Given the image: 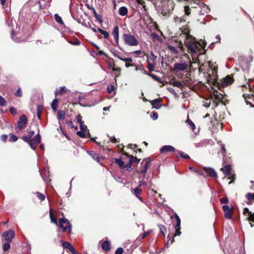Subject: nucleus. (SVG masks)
<instances>
[{
	"label": "nucleus",
	"instance_id": "412c9836",
	"mask_svg": "<svg viewBox=\"0 0 254 254\" xmlns=\"http://www.w3.org/2000/svg\"><path fill=\"white\" fill-rule=\"evenodd\" d=\"M221 170L226 176L231 175V165L230 164L225 165L223 168H221Z\"/></svg>",
	"mask_w": 254,
	"mask_h": 254
},
{
	"label": "nucleus",
	"instance_id": "9d476101",
	"mask_svg": "<svg viewBox=\"0 0 254 254\" xmlns=\"http://www.w3.org/2000/svg\"><path fill=\"white\" fill-rule=\"evenodd\" d=\"M15 236L14 232L11 230L4 232L3 234V237L6 241L11 242L12 239Z\"/></svg>",
	"mask_w": 254,
	"mask_h": 254
},
{
	"label": "nucleus",
	"instance_id": "72a5a7b5",
	"mask_svg": "<svg viewBox=\"0 0 254 254\" xmlns=\"http://www.w3.org/2000/svg\"><path fill=\"white\" fill-rule=\"evenodd\" d=\"M65 118V114L62 111L60 110L58 112V116L57 118L59 120H64Z\"/></svg>",
	"mask_w": 254,
	"mask_h": 254
},
{
	"label": "nucleus",
	"instance_id": "37998d69",
	"mask_svg": "<svg viewBox=\"0 0 254 254\" xmlns=\"http://www.w3.org/2000/svg\"><path fill=\"white\" fill-rule=\"evenodd\" d=\"M142 189H140V188L137 187L135 188L133 190L134 194L137 197L142 192Z\"/></svg>",
	"mask_w": 254,
	"mask_h": 254
},
{
	"label": "nucleus",
	"instance_id": "4d7b16f0",
	"mask_svg": "<svg viewBox=\"0 0 254 254\" xmlns=\"http://www.w3.org/2000/svg\"><path fill=\"white\" fill-rule=\"evenodd\" d=\"M17 139L18 137L16 135L12 134H10L9 141L15 142L17 141Z\"/></svg>",
	"mask_w": 254,
	"mask_h": 254
},
{
	"label": "nucleus",
	"instance_id": "338daca9",
	"mask_svg": "<svg viewBox=\"0 0 254 254\" xmlns=\"http://www.w3.org/2000/svg\"><path fill=\"white\" fill-rule=\"evenodd\" d=\"M121 60L125 62L126 63L132 62V59L129 58H123V59H121Z\"/></svg>",
	"mask_w": 254,
	"mask_h": 254
},
{
	"label": "nucleus",
	"instance_id": "a211bd4d",
	"mask_svg": "<svg viewBox=\"0 0 254 254\" xmlns=\"http://www.w3.org/2000/svg\"><path fill=\"white\" fill-rule=\"evenodd\" d=\"M152 232V230H148L144 232L143 233L139 235L136 239L137 241L141 242L142 240L145 239L148 235H149Z\"/></svg>",
	"mask_w": 254,
	"mask_h": 254
},
{
	"label": "nucleus",
	"instance_id": "4be33fe9",
	"mask_svg": "<svg viewBox=\"0 0 254 254\" xmlns=\"http://www.w3.org/2000/svg\"><path fill=\"white\" fill-rule=\"evenodd\" d=\"M66 93V89L65 87H61L59 90H56L55 91V96L57 97L58 95L62 96Z\"/></svg>",
	"mask_w": 254,
	"mask_h": 254
},
{
	"label": "nucleus",
	"instance_id": "aec40b11",
	"mask_svg": "<svg viewBox=\"0 0 254 254\" xmlns=\"http://www.w3.org/2000/svg\"><path fill=\"white\" fill-rule=\"evenodd\" d=\"M58 227L60 229L62 230L63 232H65L68 230L69 233L71 232V225L70 223H67V225L64 226V223H58Z\"/></svg>",
	"mask_w": 254,
	"mask_h": 254
},
{
	"label": "nucleus",
	"instance_id": "a878e982",
	"mask_svg": "<svg viewBox=\"0 0 254 254\" xmlns=\"http://www.w3.org/2000/svg\"><path fill=\"white\" fill-rule=\"evenodd\" d=\"M128 13V9L125 6H122L119 10V13L122 16H125Z\"/></svg>",
	"mask_w": 254,
	"mask_h": 254
},
{
	"label": "nucleus",
	"instance_id": "c03bdc74",
	"mask_svg": "<svg viewBox=\"0 0 254 254\" xmlns=\"http://www.w3.org/2000/svg\"><path fill=\"white\" fill-rule=\"evenodd\" d=\"M246 198L247 199L251 201H252V200H254V193H248L246 195Z\"/></svg>",
	"mask_w": 254,
	"mask_h": 254
},
{
	"label": "nucleus",
	"instance_id": "7c9ffc66",
	"mask_svg": "<svg viewBox=\"0 0 254 254\" xmlns=\"http://www.w3.org/2000/svg\"><path fill=\"white\" fill-rule=\"evenodd\" d=\"M115 162L117 164H118L120 168L123 169L125 165V162L121 158H116Z\"/></svg>",
	"mask_w": 254,
	"mask_h": 254
},
{
	"label": "nucleus",
	"instance_id": "0eeeda50",
	"mask_svg": "<svg viewBox=\"0 0 254 254\" xmlns=\"http://www.w3.org/2000/svg\"><path fill=\"white\" fill-rule=\"evenodd\" d=\"M27 124V117L25 115H22L20 117L17 122V128H18L19 130L20 131L23 129L25 127Z\"/></svg>",
	"mask_w": 254,
	"mask_h": 254
},
{
	"label": "nucleus",
	"instance_id": "423d86ee",
	"mask_svg": "<svg viewBox=\"0 0 254 254\" xmlns=\"http://www.w3.org/2000/svg\"><path fill=\"white\" fill-rule=\"evenodd\" d=\"M151 161V158L150 157H148L144 159L141 163L142 167L140 169V173L143 175V177L145 176V174L149 167Z\"/></svg>",
	"mask_w": 254,
	"mask_h": 254
},
{
	"label": "nucleus",
	"instance_id": "c85d7f7f",
	"mask_svg": "<svg viewBox=\"0 0 254 254\" xmlns=\"http://www.w3.org/2000/svg\"><path fill=\"white\" fill-rule=\"evenodd\" d=\"M181 223H176V225H174V227L176 229V233L175 235H173V236H175L176 235L179 236L181 234V232L180 231L181 227H180Z\"/></svg>",
	"mask_w": 254,
	"mask_h": 254
},
{
	"label": "nucleus",
	"instance_id": "052dcab7",
	"mask_svg": "<svg viewBox=\"0 0 254 254\" xmlns=\"http://www.w3.org/2000/svg\"><path fill=\"white\" fill-rule=\"evenodd\" d=\"M82 116H81L80 114H79L77 117H76V121L79 124H81V123H84V122L82 121Z\"/></svg>",
	"mask_w": 254,
	"mask_h": 254
},
{
	"label": "nucleus",
	"instance_id": "20e7f679",
	"mask_svg": "<svg viewBox=\"0 0 254 254\" xmlns=\"http://www.w3.org/2000/svg\"><path fill=\"white\" fill-rule=\"evenodd\" d=\"M50 217L52 222H69V220L65 218H60L61 215H63V213L58 211L56 214L54 213L53 210L50 209L49 211Z\"/></svg>",
	"mask_w": 254,
	"mask_h": 254
},
{
	"label": "nucleus",
	"instance_id": "6e6d98bb",
	"mask_svg": "<svg viewBox=\"0 0 254 254\" xmlns=\"http://www.w3.org/2000/svg\"><path fill=\"white\" fill-rule=\"evenodd\" d=\"M85 131L80 130L77 132V134L80 137L85 138L86 137Z\"/></svg>",
	"mask_w": 254,
	"mask_h": 254
},
{
	"label": "nucleus",
	"instance_id": "393cba45",
	"mask_svg": "<svg viewBox=\"0 0 254 254\" xmlns=\"http://www.w3.org/2000/svg\"><path fill=\"white\" fill-rule=\"evenodd\" d=\"M87 153L94 160H96L98 162H100V159L101 158V157H99V155L96 154L94 151H89L87 152Z\"/></svg>",
	"mask_w": 254,
	"mask_h": 254
},
{
	"label": "nucleus",
	"instance_id": "f8f14e48",
	"mask_svg": "<svg viewBox=\"0 0 254 254\" xmlns=\"http://www.w3.org/2000/svg\"><path fill=\"white\" fill-rule=\"evenodd\" d=\"M160 152L161 154H166L168 152H175L176 149L171 145H164L160 149Z\"/></svg>",
	"mask_w": 254,
	"mask_h": 254
},
{
	"label": "nucleus",
	"instance_id": "bb28decb",
	"mask_svg": "<svg viewBox=\"0 0 254 254\" xmlns=\"http://www.w3.org/2000/svg\"><path fill=\"white\" fill-rule=\"evenodd\" d=\"M59 102V99L55 98L51 103V107L54 112H56L57 110L58 105Z\"/></svg>",
	"mask_w": 254,
	"mask_h": 254
},
{
	"label": "nucleus",
	"instance_id": "dca6fc26",
	"mask_svg": "<svg viewBox=\"0 0 254 254\" xmlns=\"http://www.w3.org/2000/svg\"><path fill=\"white\" fill-rule=\"evenodd\" d=\"M62 245L64 248L68 249L71 252V253H72L73 254H76L77 251L73 248V247L72 246V245L68 242L63 241Z\"/></svg>",
	"mask_w": 254,
	"mask_h": 254
},
{
	"label": "nucleus",
	"instance_id": "39448f33",
	"mask_svg": "<svg viewBox=\"0 0 254 254\" xmlns=\"http://www.w3.org/2000/svg\"><path fill=\"white\" fill-rule=\"evenodd\" d=\"M181 30L182 33L180 34V37L184 38V43H186V41L193 37L190 34V30L188 26H183Z\"/></svg>",
	"mask_w": 254,
	"mask_h": 254
},
{
	"label": "nucleus",
	"instance_id": "9b49d317",
	"mask_svg": "<svg viewBox=\"0 0 254 254\" xmlns=\"http://www.w3.org/2000/svg\"><path fill=\"white\" fill-rule=\"evenodd\" d=\"M188 64L186 63H176L174 64V69L176 72L184 70L188 67Z\"/></svg>",
	"mask_w": 254,
	"mask_h": 254
},
{
	"label": "nucleus",
	"instance_id": "ea45409f",
	"mask_svg": "<svg viewBox=\"0 0 254 254\" xmlns=\"http://www.w3.org/2000/svg\"><path fill=\"white\" fill-rule=\"evenodd\" d=\"M112 70L114 72H118V73H116L115 74V77L117 78V77H118L120 76L121 75V68L120 67H117V68H115V67H113L112 68Z\"/></svg>",
	"mask_w": 254,
	"mask_h": 254
},
{
	"label": "nucleus",
	"instance_id": "0e129e2a",
	"mask_svg": "<svg viewBox=\"0 0 254 254\" xmlns=\"http://www.w3.org/2000/svg\"><path fill=\"white\" fill-rule=\"evenodd\" d=\"M97 20H98L100 24L103 22V20L102 18V16L100 14H98L96 17H95Z\"/></svg>",
	"mask_w": 254,
	"mask_h": 254
},
{
	"label": "nucleus",
	"instance_id": "bf43d9fd",
	"mask_svg": "<svg viewBox=\"0 0 254 254\" xmlns=\"http://www.w3.org/2000/svg\"><path fill=\"white\" fill-rule=\"evenodd\" d=\"M0 105L1 106H5L6 105L5 99L1 96H0Z\"/></svg>",
	"mask_w": 254,
	"mask_h": 254
},
{
	"label": "nucleus",
	"instance_id": "6ab92c4d",
	"mask_svg": "<svg viewBox=\"0 0 254 254\" xmlns=\"http://www.w3.org/2000/svg\"><path fill=\"white\" fill-rule=\"evenodd\" d=\"M112 34L114 37V39L116 41V44L118 45L119 39V28L118 26H116L114 27Z\"/></svg>",
	"mask_w": 254,
	"mask_h": 254
},
{
	"label": "nucleus",
	"instance_id": "680f3d73",
	"mask_svg": "<svg viewBox=\"0 0 254 254\" xmlns=\"http://www.w3.org/2000/svg\"><path fill=\"white\" fill-rule=\"evenodd\" d=\"M193 172H195L196 173H197V174H198L200 176H204V173H203V172L201 170H200L197 169H193Z\"/></svg>",
	"mask_w": 254,
	"mask_h": 254
},
{
	"label": "nucleus",
	"instance_id": "4c0bfd02",
	"mask_svg": "<svg viewBox=\"0 0 254 254\" xmlns=\"http://www.w3.org/2000/svg\"><path fill=\"white\" fill-rule=\"evenodd\" d=\"M174 21L176 24H180L182 21H185L184 18L179 17L177 16H175L174 17Z\"/></svg>",
	"mask_w": 254,
	"mask_h": 254
},
{
	"label": "nucleus",
	"instance_id": "f3484780",
	"mask_svg": "<svg viewBox=\"0 0 254 254\" xmlns=\"http://www.w3.org/2000/svg\"><path fill=\"white\" fill-rule=\"evenodd\" d=\"M161 102L162 99L161 98H157L150 101L153 108L156 109H159L161 107Z\"/></svg>",
	"mask_w": 254,
	"mask_h": 254
},
{
	"label": "nucleus",
	"instance_id": "a19ab883",
	"mask_svg": "<svg viewBox=\"0 0 254 254\" xmlns=\"http://www.w3.org/2000/svg\"><path fill=\"white\" fill-rule=\"evenodd\" d=\"M187 122L190 126L191 130L194 131L195 129V126L194 124L189 118L187 119Z\"/></svg>",
	"mask_w": 254,
	"mask_h": 254
},
{
	"label": "nucleus",
	"instance_id": "79ce46f5",
	"mask_svg": "<svg viewBox=\"0 0 254 254\" xmlns=\"http://www.w3.org/2000/svg\"><path fill=\"white\" fill-rule=\"evenodd\" d=\"M168 49L170 51L175 54H177L178 53V51L177 49L173 46L168 45Z\"/></svg>",
	"mask_w": 254,
	"mask_h": 254
},
{
	"label": "nucleus",
	"instance_id": "473e14b6",
	"mask_svg": "<svg viewBox=\"0 0 254 254\" xmlns=\"http://www.w3.org/2000/svg\"><path fill=\"white\" fill-rule=\"evenodd\" d=\"M98 31L101 34H102L104 36V38L105 39H107L109 37V34L106 31H105L102 29L100 28H98Z\"/></svg>",
	"mask_w": 254,
	"mask_h": 254
},
{
	"label": "nucleus",
	"instance_id": "f704fd0d",
	"mask_svg": "<svg viewBox=\"0 0 254 254\" xmlns=\"http://www.w3.org/2000/svg\"><path fill=\"white\" fill-rule=\"evenodd\" d=\"M140 161V159H138L137 157L132 156L131 157V158L129 159V162L131 164L133 163L138 164V163Z\"/></svg>",
	"mask_w": 254,
	"mask_h": 254
},
{
	"label": "nucleus",
	"instance_id": "864d4df0",
	"mask_svg": "<svg viewBox=\"0 0 254 254\" xmlns=\"http://www.w3.org/2000/svg\"><path fill=\"white\" fill-rule=\"evenodd\" d=\"M159 227H160V232L163 235V236H165V233H166L167 232V230L165 228V227L164 226H163L162 225H160L159 226Z\"/></svg>",
	"mask_w": 254,
	"mask_h": 254
},
{
	"label": "nucleus",
	"instance_id": "69168bd1",
	"mask_svg": "<svg viewBox=\"0 0 254 254\" xmlns=\"http://www.w3.org/2000/svg\"><path fill=\"white\" fill-rule=\"evenodd\" d=\"M115 87L114 85H111L110 86H108L107 89V91L109 93H111L114 90Z\"/></svg>",
	"mask_w": 254,
	"mask_h": 254
},
{
	"label": "nucleus",
	"instance_id": "b1692460",
	"mask_svg": "<svg viewBox=\"0 0 254 254\" xmlns=\"http://www.w3.org/2000/svg\"><path fill=\"white\" fill-rule=\"evenodd\" d=\"M170 84L172 85L173 86H176L179 88L180 89H183L184 88V85L183 83H181V81L178 80H173L171 82Z\"/></svg>",
	"mask_w": 254,
	"mask_h": 254
},
{
	"label": "nucleus",
	"instance_id": "c9c22d12",
	"mask_svg": "<svg viewBox=\"0 0 254 254\" xmlns=\"http://www.w3.org/2000/svg\"><path fill=\"white\" fill-rule=\"evenodd\" d=\"M184 0H183L182 1H183ZM185 1H187L188 0H185ZM188 1H193L194 2H193V4L190 3V6H191V8H199L198 6L196 4V3H199V0H189Z\"/></svg>",
	"mask_w": 254,
	"mask_h": 254
},
{
	"label": "nucleus",
	"instance_id": "7ed1b4c3",
	"mask_svg": "<svg viewBox=\"0 0 254 254\" xmlns=\"http://www.w3.org/2000/svg\"><path fill=\"white\" fill-rule=\"evenodd\" d=\"M124 43L129 46H136L139 44L135 36L130 33H124L122 36Z\"/></svg>",
	"mask_w": 254,
	"mask_h": 254
},
{
	"label": "nucleus",
	"instance_id": "58836bf2",
	"mask_svg": "<svg viewBox=\"0 0 254 254\" xmlns=\"http://www.w3.org/2000/svg\"><path fill=\"white\" fill-rule=\"evenodd\" d=\"M147 68L148 70L150 71H153L154 70L155 65L154 64H151L149 60L147 61Z\"/></svg>",
	"mask_w": 254,
	"mask_h": 254
},
{
	"label": "nucleus",
	"instance_id": "774afa93",
	"mask_svg": "<svg viewBox=\"0 0 254 254\" xmlns=\"http://www.w3.org/2000/svg\"><path fill=\"white\" fill-rule=\"evenodd\" d=\"M123 252H124V250H123V248H119L116 250L115 254H123Z\"/></svg>",
	"mask_w": 254,
	"mask_h": 254
},
{
	"label": "nucleus",
	"instance_id": "2f4dec72",
	"mask_svg": "<svg viewBox=\"0 0 254 254\" xmlns=\"http://www.w3.org/2000/svg\"><path fill=\"white\" fill-rule=\"evenodd\" d=\"M54 18L56 22H57L58 23L61 25L64 24V22L63 21L62 17L58 14H55L54 15Z\"/></svg>",
	"mask_w": 254,
	"mask_h": 254
},
{
	"label": "nucleus",
	"instance_id": "09e8293b",
	"mask_svg": "<svg viewBox=\"0 0 254 254\" xmlns=\"http://www.w3.org/2000/svg\"><path fill=\"white\" fill-rule=\"evenodd\" d=\"M177 152H178V153L180 154V156L182 158H183L186 159H189L190 158L189 155L185 154L183 152L180 151H178Z\"/></svg>",
	"mask_w": 254,
	"mask_h": 254
},
{
	"label": "nucleus",
	"instance_id": "f03ea898",
	"mask_svg": "<svg viewBox=\"0 0 254 254\" xmlns=\"http://www.w3.org/2000/svg\"><path fill=\"white\" fill-rule=\"evenodd\" d=\"M188 48V52L191 54H196L199 52L202 49L201 44L197 42L195 38L193 37L184 43Z\"/></svg>",
	"mask_w": 254,
	"mask_h": 254
},
{
	"label": "nucleus",
	"instance_id": "49530a36",
	"mask_svg": "<svg viewBox=\"0 0 254 254\" xmlns=\"http://www.w3.org/2000/svg\"><path fill=\"white\" fill-rule=\"evenodd\" d=\"M171 219L172 220V221H174V219H175L176 220V222H181V219L179 216L177 214H175L172 216H170Z\"/></svg>",
	"mask_w": 254,
	"mask_h": 254
},
{
	"label": "nucleus",
	"instance_id": "ddd939ff",
	"mask_svg": "<svg viewBox=\"0 0 254 254\" xmlns=\"http://www.w3.org/2000/svg\"><path fill=\"white\" fill-rule=\"evenodd\" d=\"M203 170L206 173L207 176L212 178H217V174L215 171L211 167H204Z\"/></svg>",
	"mask_w": 254,
	"mask_h": 254
},
{
	"label": "nucleus",
	"instance_id": "f257e3e1",
	"mask_svg": "<svg viewBox=\"0 0 254 254\" xmlns=\"http://www.w3.org/2000/svg\"><path fill=\"white\" fill-rule=\"evenodd\" d=\"M34 131H28V136H23L21 138L25 142L28 143L33 150H35L38 145L41 142V137L40 134L38 132L33 138H32V137L34 135Z\"/></svg>",
	"mask_w": 254,
	"mask_h": 254
},
{
	"label": "nucleus",
	"instance_id": "2eb2a0df",
	"mask_svg": "<svg viewBox=\"0 0 254 254\" xmlns=\"http://www.w3.org/2000/svg\"><path fill=\"white\" fill-rule=\"evenodd\" d=\"M201 10H199L201 14H204V13H207L210 11L208 6L203 3L199 2V3H196Z\"/></svg>",
	"mask_w": 254,
	"mask_h": 254
},
{
	"label": "nucleus",
	"instance_id": "5fc2aeb1",
	"mask_svg": "<svg viewBox=\"0 0 254 254\" xmlns=\"http://www.w3.org/2000/svg\"><path fill=\"white\" fill-rule=\"evenodd\" d=\"M15 96L18 97H21L22 96V93L21 91V89L20 88H19L16 92L15 93Z\"/></svg>",
	"mask_w": 254,
	"mask_h": 254
},
{
	"label": "nucleus",
	"instance_id": "5701e85b",
	"mask_svg": "<svg viewBox=\"0 0 254 254\" xmlns=\"http://www.w3.org/2000/svg\"><path fill=\"white\" fill-rule=\"evenodd\" d=\"M102 249L105 251H109L111 250V244L109 241H104L101 245Z\"/></svg>",
	"mask_w": 254,
	"mask_h": 254
},
{
	"label": "nucleus",
	"instance_id": "603ef678",
	"mask_svg": "<svg viewBox=\"0 0 254 254\" xmlns=\"http://www.w3.org/2000/svg\"><path fill=\"white\" fill-rule=\"evenodd\" d=\"M147 75L152 77L154 80H155L157 81H160V77L156 75L155 74H154L151 73H147Z\"/></svg>",
	"mask_w": 254,
	"mask_h": 254
},
{
	"label": "nucleus",
	"instance_id": "cd10ccee",
	"mask_svg": "<svg viewBox=\"0 0 254 254\" xmlns=\"http://www.w3.org/2000/svg\"><path fill=\"white\" fill-rule=\"evenodd\" d=\"M68 43L72 45L77 46L80 44V42L76 37H74L72 39L69 40Z\"/></svg>",
	"mask_w": 254,
	"mask_h": 254
},
{
	"label": "nucleus",
	"instance_id": "8fccbe9b",
	"mask_svg": "<svg viewBox=\"0 0 254 254\" xmlns=\"http://www.w3.org/2000/svg\"><path fill=\"white\" fill-rule=\"evenodd\" d=\"M121 145L122 146L121 149V152H122L124 155L130 159L132 155H129L128 153L124 152V146L123 144H121Z\"/></svg>",
	"mask_w": 254,
	"mask_h": 254
},
{
	"label": "nucleus",
	"instance_id": "e2e57ef3",
	"mask_svg": "<svg viewBox=\"0 0 254 254\" xmlns=\"http://www.w3.org/2000/svg\"><path fill=\"white\" fill-rule=\"evenodd\" d=\"M9 111L11 114H12L13 115H15L17 114L16 109L14 107H10L9 109Z\"/></svg>",
	"mask_w": 254,
	"mask_h": 254
},
{
	"label": "nucleus",
	"instance_id": "6e6552de",
	"mask_svg": "<svg viewBox=\"0 0 254 254\" xmlns=\"http://www.w3.org/2000/svg\"><path fill=\"white\" fill-rule=\"evenodd\" d=\"M234 80L233 76L228 75L221 80V84L223 87H226L231 84Z\"/></svg>",
	"mask_w": 254,
	"mask_h": 254
},
{
	"label": "nucleus",
	"instance_id": "4468645a",
	"mask_svg": "<svg viewBox=\"0 0 254 254\" xmlns=\"http://www.w3.org/2000/svg\"><path fill=\"white\" fill-rule=\"evenodd\" d=\"M243 213L247 216V219L248 221L254 222V213H252L248 208L245 207L244 209Z\"/></svg>",
	"mask_w": 254,
	"mask_h": 254
},
{
	"label": "nucleus",
	"instance_id": "1a4fd4ad",
	"mask_svg": "<svg viewBox=\"0 0 254 254\" xmlns=\"http://www.w3.org/2000/svg\"><path fill=\"white\" fill-rule=\"evenodd\" d=\"M222 209L224 212V216L227 219H230L233 214V209L230 208L227 205L222 206Z\"/></svg>",
	"mask_w": 254,
	"mask_h": 254
},
{
	"label": "nucleus",
	"instance_id": "13d9d810",
	"mask_svg": "<svg viewBox=\"0 0 254 254\" xmlns=\"http://www.w3.org/2000/svg\"><path fill=\"white\" fill-rule=\"evenodd\" d=\"M221 203L227 204L229 202V199L227 197H223L220 199Z\"/></svg>",
	"mask_w": 254,
	"mask_h": 254
},
{
	"label": "nucleus",
	"instance_id": "c756f323",
	"mask_svg": "<svg viewBox=\"0 0 254 254\" xmlns=\"http://www.w3.org/2000/svg\"><path fill=\"white\" fill-rule=\"evenodd\" d=\"M150 38L153 40V41H158L159 42L162 41L161 38L159 37V36L156 33L153 32L152 33L150 34Z\"/></svg>",
	"mask_w": 254,
	"mask_h": 254
},
{
	"label": "nucleus",
	"instance_id": "a18cd8bd",
	"mask_svg": "<svg viewBox=\"0 0 254 254\" xmlns=\"http://www.w3.org/2000/svg\"><path fill=\"white\" fill-rule=\"evenodd\" d=\"M10 242H11L6 241V243H4L3 244L2 248L4 251H6L9 249Z\"/></svg>",
	"mask_w": 254,
	"mask_h": 254
},
{
	"label": "nucleus",
	"instance_id": "de8ad7c7",
	"mask_svg": "<svg viewBox=\"0 0 254 254\" xmlns=\"http://www.w3.org/2000/svg\"><path fill=\"white\" fill-rule=\"evenodd\" d=\"M190 6L186 5L184 6V11L185 15L189 16L190 14Z\"/></svg>",
	"mask_w": 254,
	"mask_h": 254
},
{
	"label": "nucleus",
	"instance_id": "3c124183",
	"mask_svg": "<svg viewBox=\"0 0 254 254\" xmlns=\"http://www.w3.org/2000/svg\"><path fill=\"white\" fill-rule=\"evenodd\" d=\"M123 169H126L128 171H131V170H132L131 164L129 162H128V163L126 165L125 164Z\"/></svg>",
	"mask_w": 254,
	"mask_h": 254
},
{
	"label": "nucleus",
	"instance_id": "e433bc0d",
	"mask_svg": "<svg viewBox=\"0 0 254 254\" xmlns=\"http://www.w3.org/2000/svg\"><path fill=\"white\" fill-rule=\"evenodd\" d=\"M35 194H36L37 198L41 201H43L45 200V195L44 194L38 191L36 192Z\"/></svg>",
	"mask_w": 254,
	"mask_h": 254
}]
</instances>
